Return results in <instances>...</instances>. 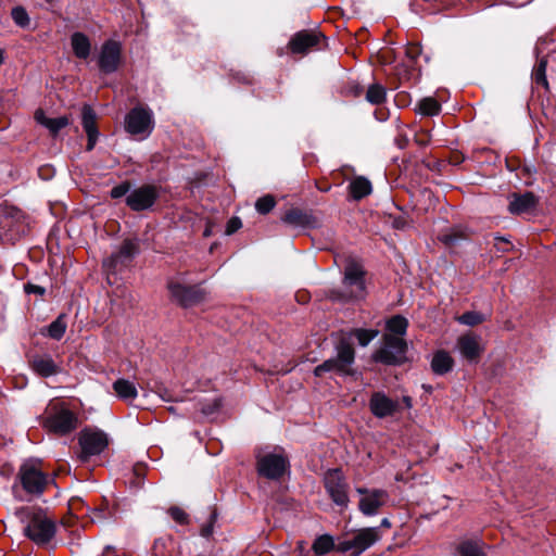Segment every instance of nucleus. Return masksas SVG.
<instances>
[{
    "label": "nucleus",
    "instance_id": "obj_1",
    "mask_svg": "<svg viewBox=\"0 0 556 556\" xmlns=\"http://www.w3.org/2000/svg\"><path fill=\"white\" fill-rule=\"evenodd\" d=\"M41 425L50 432L64 435L77 428L78 417L65 402L51 401L41 416Z\"/></svg>",
    "mask_w": 556,
    "mask_h": 556
},
{
    "label": "nucleus",
    "instance_id": "obj_2",
    "mask_svg": "<svg viewBox=\"0 0 556 556\" xmlns=\"http://www.w3.org/2000/svg\"><path fill=\"white\" fill-rule=\"evenodd\" d=\"M333 357L326 359L315 367L314 375L323 377L327 372H336L341 376L354 374L355 350L348 338H341L336 345Z\"/></svg>",
    "mask_w": 556,
    "mask_h": 556
},
{
    "label": "nucleus",
    "instance_id": "obj_3",
    "mask_svg": "<svg viewBox=\"0 0 556 556\" xmlns=\"http://www.w3.org/2000/svg\"><path fill=\"white\" fill-rule=\"evenodd\" d=\"M365 274L362 264L350 260L344 267L342 291H333V299L340 301L363 300L367 293Z\"/></svg>",
    "mask_w": 556,
    "mask_h": 556
},
{
    "label": "nucleus",
    "instance_id": "obj_4",
    "mask_svg": "<svg viewBox=\"0 0 556 556\" xmlns=\"http://www.w3.org/2000/svg\"><path fill=\"white\" fill-rule=\"evenodd\" d=\"M407 342L404 338L383 334L381 346L375 352L374 359L386 365H397L405 361Z\"/></svg>",
    "mask_w": 556,
    "mask_h": 556
},
{
    "label": "nucleus",
    "instance_id": "obj_5",
    "mask_svg": "<svg viewBox=\"0 0 556 556\" xmlns=\"http://www.w3.org/2000/svg\"><path fill=\"white\" fill-rule=\"evenodd\" d=\"M78 443L80 446L79 458L83 462L91 456L101 454L109 445L108 434L99 429L85 428L79 432Z\"/></svg>",
    "mask_w": 556,
    "mask_h": 556
},
{
    "label": "nucleus",
    "instance_id": "obj_6",
    "mask_svg": "<svg viewBox=\"0 0 556 556\" xmlns=\"http://www.w3.org/2000/svg\"><path fill=\"white\" fill-rule=\"evenodd\" d=\"M324 485L327 494L337 506L342 509L349 506V483L340 469L328 470L324 477Z\"/></svg>",
    "mask_w": 556,
    "mask_h": 556
},
{
    "label": "nucleus",
    "instance_id": "obj_7",
    "mask_svg": "<svg viewBox=\"0 0 556 556\" xmlns=\"http://www.w3.org/2000/svg\"><path fill=\"white\" fill-rule=\"evenodd\" d=\"M24 533L38 545L48 543L55 533L54 522L41 510L34 511Z\"/></svg>",
    "mask_w": 556,
    "mask_h": 556
},
{
    "label": "nucleus",
    "instance_id": "obj_8",
    "mask_svg": "<svg viewBox=\"0 0 556 556\" xmlns=\"http://www.w3.org/2000/svg\"><path fill=\"white\" fill-rule=\"evenodd\" d=\"M138 243L134 240H125L121 247L103 261V267L108 274L116 275L128 268L134 257L138 254Z\"/></svg>",
    "mask_w": 556,
    "mask_h": 556
},
{
    "label": "nucleus",
    "instance_id": "obj_9",
    "mask_svg": "<svg viewBox=\"0 0 556 556\" xmlns=\"http://www.w3.org/2000/svg\"><path fill=\"white\" fill-rule=\"evenodd\" d=\"M167 289L172 300L182 307L193 306L205 298V292L199 286L186 285L180 279H170Z\"/></svg>",
    "mask_w": 556,
    "mask_h": 556
},
{
    "label": "nucleus",
    "instance_id": "obj_10",
    "mask_svg": "<svg viewBox=\"0 0 556 556\" xmlns=\"http://www.w3.org/2000/svg\"><path fill=\"white\" fill-rule=\"evenodd\" d=\"M289 460L282 453H267L256 456L257 473L269 480H279L288 470Z\"/></svg>",
    "mask_w": 556,
    "mask_h": 556
},
{
    "label": "nucleus",
    "instance_id": "obj_11",
    "mask_svg": "<svg viewBox=\"0 0 556 556\" xmlns=\"http://www.w3.org/2000/svg\"><path fill=\"white\" fill-rule=\"evenodd\" d=\"M380 540L379 528H364L352 539L341 541L337 549L341 553H351V556H359L367 548Z\"/></svg>",
    "mask_w": 556,
    "mask_h": 556
},
{
    "label": "nucleus",
    "instance_id": "obj_12",
    "mask_svg": "<svg viewBox=\"0 0 556 556\" xmlns=\"http://www.w3.org/2000/svg\"><path fill=\"white\" fill-rule=\"evenodd\" d=\"M153 115L148 109L137 106L125 118V129L132 136L147 138L153 130Z\"/></svg>",
    "mask_w": 556,
    "mask_h": 556
},
{
    "label": "nucleus",
    "instance_id": "obj_13",
    "mask_svg": "<svg viewBox=\"0 0 556 556\" xmlns=\"http://www.w3.org/2000/svg\"><path fill=\"white\" fill-rule=\"evenodd\" d=\"M361 495L358 509L365 516H375L380 508L386 506L390 500L389 493L382 489L356 488Z\"/></svg>",
    "mask_w": 556,
    "mask_h": 556
},
{
    "label": "nucleus",
    "instance_id": "obj_14",
    "mask_svg": "<svg viewBox=\"0 0 556 556\" xmlns=\"http://www.w3.org/2000/svg\"><path fill=\"white\" fill-rule=\"evenodd\" d=\"M22 489L31 495L41 494L46 488L47 476L33 463H24L18 471Z\"/></svg>",
    "mask_w": 556,
    "mask_h": 556
},
{
    "label": "nucleus",
    "instance_id": "obj_15",
    "mask_svg": "<svg viewBox=\"0 0 556 556\" xmlns=\"http://www.w3.org/2000/svg\"><path fill=\"white\" fill-rule=\"evenodd\" d=\"M159 189L153 185H143L126 197V204L136 212L149 210L157 200Z\"/></svg>",
    "mask_w": 556,
    "mask_h": 556
},
{
    "label": "nucleus",
    "instance_id": "obj_16",
    "mask_svg": "<svg viewBox=\"0 0 556 556\" xmlns=\"http://www.w3.org/2000/svg\"><path fill=\"white\" fill-rule=\"evenodd\" d=\"M122 56L121 43L115 40H106L100 50L98 56V66L104 74H111L117 71Z\"/></svg>",
    "mask_w": 556,
    "mask_h": 556
},
{
    "label": "nucleus",
    "instance_id": "obj_17",
    "mask_svg": "<svg viewBox=\"0 0 556 556\" xmlns=\"http://www.w3.org/2000/svg\"><path fill=\"white\" fill-rule=\"evenodd\" d=\"M400 408V401L389 397L384 392H374L370 396L369 409L377 418L393 416Z\"/></svg>",
    "mask_w": 556,
    "mask_h": 556
},
{
    "label": "nucleus",
    "instance_id": "obj_18",
    "mask_svg": "<svg viewBox=\"0 0 556 556\" xmlns=\"http://www.w3.org/2000/svg\"><path fill=\"white\" fill-rule=\"evenodd\" d=\"M456 349L460 355L469 362H477L483 351L480 337L473 333L460 336L456 342Z\"/></svg>",
    "mask_w": 556,
    "mask_h": 556
},
{
    "label": "nucleus",
    "instance_id": "obj_19",
    "mask_svg": "<svg viewBox=\"0 0 556 556\" xmlns=\"http://www.w3.org/2000/svg\"><path fill=\"white\" fill-rule=\"evenodd\" d=\"M30 368L40 377L48 378L61 372V367L49 354H36L29 359Z\"/></svg>",
    "mask_w": 556,
    "mask_h": 556
},
{
    "label": "nucleus",
    "instance_id": "obj_20",
    "mask_svg": "<svg viewBox=\"0 0 556 556\" xmlns=\"http://www.w3.org/2000/svg\"><path fill=\"white\" fill-rule=\"evenodd\" d=\"M536 204L538 198L533 192L527 191L522 194L514 193L509 200L508 211L511 214L520 215L533 211Z\"/></svg>",
    "mask_w": 556,
    "mask_h": 556
},
{
    "label": "nucleus",
    "instance_id": "obj_21",
    "mask_svg": "<svg viewBox=\"0 0 556 556\" xmlns=\"http://www.w3.org/2000/svg\"><path fill=\"white\" fill-rule=\"evenodd\" d=\"M321 38L323 36L318 33L300 31L292 37L289 47L293 53H306L316 47Z\"/></svg>",
    "mask_w": 556,
    "mask_h": 556
},
{
    "label": "nucleus",
    "instance_id": "obj_22",
    "mask_svg": "<svg viewBox=\"0 0 556 556\" xmlns=\"http://www.w3.org/2000/svg\"><path fill=\"white\" fill-rule=\"evenodd\" d=\"M97 115L93 109L89 105H84L81 110V124L88 137L87 150H92L99 131L96 125Z\"/></svg>",
    "mask_w": 556,
    "mask_h": 556
},
{
    "label": "nucleus",
    "instance_id": "obj_23",
    "mask_svg": "<svg viewBox=\"0 0 556 556\" xmlns=\"http://www.w3.org/2000/svg\"><path fill=\"white\" fill-rule=\"evenodd\" d=\"M470 233L467 227L462 225L453 226L441 232L438 239L446 247H455L463 240L469 239Z\"/></svg>",
    "mask_w": 556,
    "mask_h": 556
},
{
    "label": "nucleus",
    "instance_id": "obj_24",
    "mask_svg": "<svg viewBox=\"0 0 556 556\" xmlns=\"http://www.w3.org/2000/svg\"><path fill=\"white\" fill-rule=\"evenodd\" d=\"M35 119L38 124L48 128L52 135H56L62 128L66 127L70 123L66 116L50 118L46 116L42 110H37L35 112Z\"/></svg>",
    "mask_w": 556,
    "mask_h": 556
},
{
    "label": "nucleus",
    "instance_id": "obj_25",
    "mask_svg": "<svg viewBox=\"0 0 556 556\" xmlns=\"http://www.w3.org/2000/svg\"><path fill=\"white\" fill-rule=\"evenodd\" d=\"M113 390L119 400L132 402L138 396V391L134 382L119 378L113 383Z\"/></svg>",
    "mask_w": 556,
    "mask_h": 556
},
{
    "label": "nucleus",
    "instance_id": "obj_26",
    "mask_svg": "<svg viewBox=\"0 0 556 556\" xmlns=\"http://www.w3.org/2000/svg\"><path fill=\"white\" fill-rule=\"evenodd\" d=\"M74 54L79 59H87L90 55L91 45L89 38L83 33H74L71 37Z\"/></svg>",
    "mask_w": 556,
    "mask_h": 556
},
{
    "label": "nucleus",
    "instance_id": "obj_27",
    "mask_svg": "<svg viewBox=\"0 0 556 556\" xmlns=\"http://www.w3.org/2000/svg\"><path fill=\"white\" fill-rule=\"evenodd\" d=\"M282 222L292 227H306L312 224V216L300 208H291L285 214Z\"/></svg>",
    "mask_w": 556,
    "mask_h": 556
},
{
    "label": "nucleus",
    "instance_id": "obj_28",
    "mask_svg": "<svg viewBox=\"0 0 556 556\" xmlns=\"http://www.w3.org/2000/svg\"><path fill=\"white\" fill-rule=\"evenodd\" d=\"M454 365V361L451 355L445 351H439L433 355L431 362L432 370L438 375H444L448 372Z\"/></svg>",
    "mask_w": 556,
    "mask_h": 556
},
{
    "label": "nucleus",
    "instance_id": "obj_29",
    "mask_svg": "<svg viewBox=\"0 0 556 556\" xmlns=\"http://www.w3.org/2000/svg\"><path fill=\"white\" fill-rule=\"evenodd\" d=\"M351 195L354 200H361L371 193L372 187L370 181L363 177H356L349 186Z\"/></svg>",
    "mask_w": 556,
    "mask_h": 556
},
{
    "label": "nucleus",
    "instance_id": "obj_30",
    "mask_svg": "<svg viewBox=\"0 0 556 556\" xmlns=\"http://www.w3.org/2000/svg\"><path fill=\"white\" fill-rule=\"evenodd\" d=\"M408 328V320L402 315H394L386 323V334L399 336L404 338Z\"/></svg>",
    "mask_w": 556,
    "mask_h": 556
},
{
    "label": "nucleus",
    "instance_id": "obj_31",
    "mask_svg": "<svg viewBox=\"0 0 556 556\" xmlns=\"http://www.w3.org/2000/svg\"><path fill=\"white\" fill-rule=\"evenodd\" d=\"M422 116H434L441 112V104L431 97L421 99L415 110Z\"/></svg>",
    "mask_w": 556,
    "mask_h": 556
},
{
    "label": "nucleus",
    "instance_id": "obj_32",
    "mask_svg": "<svg viewBox=\"0 0 556 556\" xmlns=\"http://www.w3.org/2000/svg\"><path fill=\"white\" fill-rule=\"evenodd\" d=\"M66 328H67V324H66L65 315L61 314L60 316H58V318L55 320H53L47 327L46 332L42 331V334H47L48 337H50L54 340H60L64 336Z\"/></svg>",
    "mask_w": 556,
    "mask_h": 556
},
{
    "label": "nucleus",
    "instance_id": "obj_33",
    "mask_svg": "<svg viewBox=\"0 0 556 556\" xmlns=\"http://www.w3.org/2000/svg\"><path fill=\"white\" fill-rule=\"evenodd\" d=\"M459 556H486L479 541L466 540L457 547Z\"/></svg>",
    "mask_w": 556,
    "mask_h": 556
},
{
    "label": "nucleus",
    "instance_id": "obj_34",
    "mask_svg": "<svg viewBox=\"0 0 556 556\" xmlns=\"http://www.w3.org/2000/svg\"><path fill=\"white\" fill-rule=\"evenodd\" d=\"M316 555H326L334 548L333 538L329 534H323L315 539L313 546Z\"/></svg>",
    "mask_w": 556,
    "mask_h": 556
},
{
    "label": "nucleus",
    "instance_id": "obj_35",
    "mask_svg": "<svg viewBox=\"0 0 556 556\" xmlns=\"http://www.w3.org/2000/svg\"><path fill=\"white\" fill-rule=\"evenodd\" d=\"M349 334L350 338H355L361 346H367L375 338L378 337L379 331L376 329L356 328L351 330Z\"/></svg>",
    "mask_w": 556,
    "mask_h": 556
},
{
    "label": "nucleus",
    "instance_id": "obj_36",
    "mask_svg": "<svg viewBox=\"0 0 556 556\" xmlns=\"http://www.w3.org/2000/svg\"><path fill=\"white\" fill-rule=\"evenodd\" d=\"M387 91L380 84H372L368 87L366 92V100L374 104L379 105L386 101Z\"/></svg>",
    "mask_w": 556,
    "mask_h": 556
},
{
    "label": "nucleus",
    "instance_id": "obj_37",
    "mask_svg": "<svg viewBox=\"0 0 556 556\" xmlns=\"http://www.w3.org/2000/svg\"><path fill=\"white\" fill-rule=\"evenodd\" d=\"M456 320L466 326H477L485 320V316L479 312H466L463 315L458 316Z\"/></svg>",
    "mask_w": 556,
    "mask_h": 556
},
{
    "label": "nucleus",
    "instance_id": "obj_38",
    "mask_svg": "<svg viewBox=\"0 0 556 556\" xmlns=\"http://www.w3.org/2000/svg\"><path fill=\"white\" fill-rule=\"evenodd\" d=\"M546 65L547 61L545 59H541L533 71V79L538 85H542L543 87H548V81L546 78Z\"/></svg>",
    "mask_w": 556,
    "mask_h": 556
},
{
    "label": "nucleus",
    "instance_id": "obj_39",
    "mask_svg": "<svg viewBox=\"0 0 556 556\" xmlns=\"http://www.w3.org/2000/svg\"><path fill=\"white\" fill-rule=\"evenodd\" d=\"M222 407L220 397H213L210 400H205V402L201 403V413L206 417H212L215 415Z\"/></svg>",
    "mask_w": 556,
    "mask_h": 556
},
{
    "label": "nucleus",
    "instance_id": "obj_40",
    "mask_svg": "<svg viewBox=\"0 0 556 556\" xmlns=\"http://www.w3.org/2000/svg\"><path fill=\"white\" fill-rule=\"evenodd\" d=\"M276 205L275 198L270 194L260 198L255 202V208L260 214L269 213Z\"/></svg>",
    "mask_w": 556,
    "mask_h": 556
},
{
    "label": "nucleus",
    "instance_id": "obj_41",
    "mask_svg": "<svg viewBox=\"0 0 556 556\" xmlns=\"http://www.w3.org/2000/svg\"><path fill=\"white\" fill-rule=\"evenodd\" d=\"M12 18L16 25L26 27L29 24V17L26 10L22 7H15L11 12Z\"/></svg>",
    "mask_w": 556,
    "mask_h": 556
},
{
    "label": "nucleus",
    "instance_id": "obj_42",
    "mask_svg": "<svg viewBox=\"0 0 556 556\" xmlns=\"http://www.w3.org/2000/svg\"><path fill=\"white\" fill-rule=\"evenodd\" d=\"M170 517L179 525L188 523V515L179 507H170L168 510Z\"/></svg>",
    "mask_w": 556,
    "mask_h": 556
},
{
    "label": "nucleus",
    "instance_id": "obj_43",
    "mask_svg": "<svg viewBox=\"0 0 556 556\" xmlns=\"http://www.w3.org/2000/svg\"><path fill=\"white\" fill-rule=\"evenodd\" d=\"M129 190H130L129 182L119 184L111 190V197L113 199H119L122 197L128 195L130 193Z\"/></svg>",
    "mask_w": 556,
    "mask_h": 556
},
{
    "label": "nucleus",
    "instance_id": "obj_44",
    "mask_svg": "<svg viewBox=\"0 0 556 556\" xmlns=\"http://www.w3.org/2000/svg\"><path fill=\"white\" fill-rule=\"evenodd\" d=\"M216 518H217L216 513L212 511L210 515L208 522L201 528L200 533L203 538H210L213 534V528H214Z\"/></svg>",
    "mask_w": 556,
    "mask_h": 556
},
{
    "label": "nucleus",
    "instance_id": "obj_45",
    "mask_svg": "<svg viewBox=\"0 0 556 556\" xmlns=\"http://www.w3.org/2000/svg\"><path fill=\"white\" fill-rule=\"evenodd\" d=\"M241 226H242V223H241L240 218L239 217H232L227 223L226 233L227 235H232L238 229H240Z\"/></svg>",
    "mask_w": 556,
    "mask_h": 556
},
{
    "label": "nucleus",
    "instance_id": "obj_46",
    "mask_svg": "<svg viewBox=\"0 0 556 556\" xmlns=\"http://www.w3.org/2000/svg\"><path fill=\"white\" fill-rule=\"evenodd\" d=\"M25 292L26 293H35L38 295H43L46 293V289L38 285L33 283H26L25 285Z\"/></svg>",
    "mask_w": 556,
    "mask_h": 556
},
{
    "label": "nucleus",
    "instance_id": "obj_47",
    "mask_svg": "<svg viewBox=\"0 0 556 556\" xmlns=\"http://www.w3.org/2000/svg\"><path fill=\"white\" fill-rule=\"evenodd\" d=\"M407 223L404 218H395L393 220V226L397 229H404L406 227Z\"/></svg>",
    "mask_w": 556,
    "mask_h": 556
},
{
    "label": "nucleus",
    "instance_id": "obj_48",
    "mask_svg": "<svg viewBox=\"0 0 556 556\" xmlns=\"http://www.w3.org/2000/svg\"><path fill=\"white\" fill-rule=\"evenodd\" d=\"M93 514H94V516L92 517L93 520H103L106 518V516L104 515V509H102V508L96 509Z\"/></svg>",
    "mask_w": 556,
    "mask_h": 556
},
{
    "label": "nucleus",
    "instance_id": "obj_49",
    "mask_svg": "<svg viewBox=\"0 0 556 556\" xmlns=\"http://www.w3.org/2000/svg\"><path fill=\"white\" fill-rule=\"evenodd\" d=\"M523 170L529 175H532L536 172V169L533 165L525 166Z\"/></svg>",
    "mask_w": 556,
    "mask_h": 556
},
{
    "label": "nucleus",
    "instance_id": "obj_50",
    "mask_svg": "<svg viewBox=\"0 0 556 556\" xmlns=\"http://www.w3.org/2000/svg\"><path fill=\"white\" fill-rule=\"evenodd\" d=\"M403 403L407 408L412 407V399L409 396H403Z\"/></svg>",
    "mask_w": 556,
    "mask_h": 556
},
{
    "label": "nucleus",
    "instance_id": "obj_51",
    "mask_svg": "<svg viewBox=\"0 0 556 556\" xmlns=\"http://www.w3.org/2000/svg\"><path fill=\"white\" fill-rule=\"evenodd\" d=\"M381 527H384V528H390L391 527V522L389 521L388 518H383L381 520V523H380Z\"/></svg>",
    "mask_w": 556,
    "mask_h": 556
},
{
    "label": "nucleus",
    "instance_id": "obj_52",
    "mask_svg": "<svg viewBox=\"0 0 556 556\" xmlns=\"http://www.w3.org/2000/svg\"><path fill=\"white\" fill-rule=\"evenodd\" d=\"M211 235H212V230H211V228H210V227H206V228H205V230H204V232H203V236H204V237H210Z\"/></svg>",
    "mask_w": 556,
    "mask_h": 556
},
{
    "label": "nucleus",
    "instance_id": "obj_53",
    "mask_svg": "<svg viewBox=\"0 0 556 556\" xmlns=\"http://www.w3.org/2000/svg\"><path fill=\"white\" fill-rule=\"evenodd\" d=\"M13 489H14L15 496H17V497H20L21 500H23V498H22V496L18 494V489H17V486H14Z\"/></svg>",
    "mask_w": 556,
    "mask_h": 556
},
{
    "label": "nucleus",
    "instance_id": "obj_54",
    "mask_svg": "<svg viewBox=\"0 0 556 556\" xmlns=\"http://www.w3.org/2000/svg\"><path fill=\"white\" fill-rule=\"evenodd\" d=\"M495 239H496V240L504 241V242H507V240H506V239H504L503 237H496Z\"/></svg>",
    "mask_w": 556,
    "mask_h": 556
}]
</instances>
